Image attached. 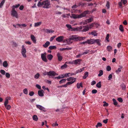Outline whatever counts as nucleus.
<instances>
[{
	"mask_svg": "<svg viewBox=\"0 0 128 128\" xmlns=\"http://www.w3.org/2000/svg\"><path fill=\"white\" fill-rule=\"evenodd\" d=\"M42 8H48L50 6V2L48 0H45L42 2Z\"/></svg>",
	"mask_w": 128,
	"mask_h": 128,
	"instance_id": "1",
	"label": "nucleus"
},
{
	"mask_svg": "<svg viewBox=\"0 0 128 128\" xmlns=\"http://www.w3.org/2000/svg\"><path fill=\"white\" fill-rule=\"evenodd\" d=\"M11 14L12 16L17 18H18V15L17 12L15 10L14 8H13L11 12Z\"/></svg>",
	"mask_w": 128,
	"mask_h": 128,
	"instance_id": "2",
	"label": "nucleus"
},
{
	"mask_svg": "<svg viewBox=\"0 0 128 128\" xmlns=\"http://www.w3.org/2000/svg\"><path fill=\"white\" fill-rule=\"evenodd\" d=\"M26 49L24 47V45H22V46L21 53L23 56L25 58H26Z\"/></svg>",
	"mask_w": 128,
	"mask_h": 128,
	"instance_id": "3",
	"label": "nucleus"
},
{
	"mask_svg": "<svg viewBox=\"0 0 128 128\" xmlns=\"http://www.w3.org/2000/svg\"><path fill=\"white\" fill-rule=\"evenodd\" d=\"M93 20V19L92 18H90L88 19H87L84 21H83L80 22L81 24H85L87 23L91 22Z\"/></svg>",
	"mask_w": 128,
	"mask_h": 128,
	"instance_id": "4",
	"label": "nucleus"
},
{
	"mask_svg": "<svg viewBox=\"0 0 128 128\" xmlns=\"http://www.w3.org/2000/svg\"><path fill=\"white\" fill-rule=\"evenodd\" d=\"M41 58L42 60L45 62H47L48 61L47 59L46 58V53H42L41 54Z\"/></svg>",
	"mask_w": 128,
	"mask_h": 128,
	"instance_id": "5",
	"label": "nucleus"
},
{
	"mask_svg": "<svg viewBox=\"0 0 128 128\" xmlns=\"http://www.w3.org/2000/svg\"><path fill=\"white\" fill-rule=\"evenodd\" d=\"M89 11L88 10H86L84 11L81 14L79 15V18H81L83 17H84L86 16V14H88Z\"/></svg>",
	"mask_w": 128,
	"mask_h": 128,
	"instance_id": "6",
	"label": "nucleus"
},
{
	"mask_svg": "<svg viewBox=\"0 0 128 128\" xmlns=\"http://www.w3.org/2000/svg\"><path fill=\"white\" fill-rule=\"evenodd\" d=\"M48 76H52V78L58 75V74H56L55 72L54 71H50L48 72Z\"/></svg>",
	"mask_w": 128,
	"mask_h": 128,
	"instance_id": "7",
	"label": "nucleus"
},
{
	"mask_svg": "<svg viewBox=\"0 0 128 128\" xmlns=\"http://www.w3.org/2000/svg\"><path fill=\"white\" fill-rule=\"evenodd\" d=\"M36 106L38 108V109L41 110L42 111H43L44 112H46V110H45V108L43 106H42L41 105L38 104H36Z\"/></svg>",
	"mask_w": 128,
	"mask_h": 128,
	"instance_id": "8",
	"label": "nucleus"
},
{
	"mask_svg": "<svg viewBox=\"0 0 128 128\" xmlns=\"http://www.w3.org/2000/svg\"><path fill=\"white\" fill-rule=\"evenodd\" d=\"M64 38L63 36H60L56 38V40L58 42H60L63 41Z\"/></svg>",
	"mask_w": 128,
	"mask_h": 128,
	"instance_id": "9",
	"label": "nucleus"
},
{
	"mask_svg": "<svg viewBox=\"0 0 128 128\" xmlns=\"http://www.w3.org/2000/svg\"><path fill=\"white\" fill-rule=\"evenodd\" d=\"M88 34L90 35H92L94 36H96L98 35L97 31L95 30H93L91 32H89Z\"/></svg>",
	"mask_w": 128,
	"mask_h": 128,
	"instance_id": "10",
	"label": "nucleus"
},
{
	"mask_svg": "<svg viewBox=\"0 0 128 128\" xmlns=\"http://www.w3.org/2000/svg\"><path fill=\"white\" fill-rule=\"evenodd\" d=\"M43 31L45 32L48 33H53L54 32V31L52 30H50L48 29H43Z\"/></svg>",
	"mask_w": 128,
	"mask_h": 128,
	"instance_id": "11",
	"label": "nucleus"
},
{
	"mask_svg": "<svg viewBox=\"0 0 128 128\" xmlns=\"http://www.w3.org/2000/svg\"><path fill=\"white\" fill-rule=\"evenodd\" d=\"M82 61V60L80 59H78L74 60V64L76 65L77 64H80V62Z\"/></svg>",
	"mask_w": 128,
	"mask_h": 128,
	"instance_id": "12",
	"label": "nucleus"
},
{
	"mask_svg": "<svg viewBox=\"0 0 128 128\" xmlns=\"http://www.w3.org/2000/svg\"><path fill=\"white\" fill-rule=\"evenodd\" d=\"M44 91L42 90H41L38 91V95L40 97H42L44 96Z\"/></svg>",
	"mask_w": 128,
	"mask_h": 128,
	"instance_id": "13",
	"label": "nucleus"
},
{
	"mask_svg": "<svg viewBox=\"0 0 128 128\" xmlns=\"http://www.w3.org/2000/svg\"><path fill=\"white\" fill-rule=\"evenodd\" d=\"M70 40L77 41H78V37L76 35H72L70 37Z\"/></svg>",
	"mask_w": 128,
	"mask_h": 128,
	"instance_id": "14",
	"label": "nucleus"
},
{
	"mask_svg": "<svg viewBox=\"0 0 128 128\" xmlns=\"http://www.w3.org/2000/svg\"><path fill=\"white\" fill-rule=\"evenodd\" d=\"M70 17L74 19H76L79 18V15L76 14H72Z\"/></svg>",
	"mask_w": 128,
	"mask_h": 128,
	"instance_id": "15",
	"label": "nucleus"
},
{
	"mask_svg": "<svg viewBox=\"0 0 128 128\" xmlns=\"http://www.w3.org/2000/svg\"><path fill=\"white\" fill-rule=\"evenodd\" d=\"M101 42V40H100L94 39V44L96 43L98 46H100L101 45V43H100Z\"/></svg>",
	"mask_w": 128,
	"mask_h": 128,
	"instance_id": "16",
	"label": "nucleus"
},
{
	"mask_svg": "<svg viewBox=\"0 0 128 128\" xmlns=\"http://www.w3.org/2000/svg\"><path fill=\"white\" fill-rule=\"evenodd\" d=\"M57 56L58 60L60 61H61L63 58L62 56L59 53H58L57 54Z\"/></svg>",
	"mask_w": 128,
	"mask_h": 128,
	"instance_id": "17",
	"label": "nucleus"
},
{
	"mask_svg": "<svg viewBox=\"0 0 128 128\" xmlns=\"http://www.w3.org/2000/svg\"><path fill=\"white\" fill-rule=\"evenodd\" d=\"M90 28V27L88 26H84L83 29L82 30V32H86Z\"/></svg>",
	"mask_w": 128,
	"mask_h": 128,
	"instance_id": "18",
	"label": "nucleus"
},
{
	"mask_svg": "<svg viewBox=\"0 0 128 128\" xmlns=\"http://www.w3.org/2000/svg\"><path fill=\"white\" fill-rule=\"evenodd\" d=\"M87 41V43L88 44H94V39L88 40Z\"/></svg>",
	"mask_w": 128,
	"mask_h": 128,
	"instance_id": "19",
	"label": "nucleus"
},
{
	"mask_svg": "<svg viewBox=\"0 0 128 128\" xmlns=\"http://www.w3.org/2000/svg\"><path fill=\"white\" fill-rule=\"evenodd\" d=\"M119 67L118 70L116 71V72L117 74H118L119 72H121V70L122 68V67L121 66H119Z\"/></svg>",
	"mask_w": 128,
	"mask_h": 128,
	"instance_id": "20",
	"label": "nucleus"
},
{
	"mask_svg": "<svg viewBox=\"0 0 128 128\" xmlns=\"http://www.w3.org/2000/svg\"><path fill=\"white\" fill-rule=\"evenodd\" d=\"M30 38L34 43H36V40L35 36L33 35H31L30 36Z\"/></svg>",
	"mask_w": 128,
	"mask_h": 128,
	"instance_id": "21",
	"label": "nucleus"
},
{
	"mask_svg": "<svg viewBox=\"0 0 128 128\" xmlns=\"http://www.w3.org/2000/svg\"><path fill=\"white\" fill-rule=\"evenodd\" d=\"M86 67H83L82 68H80V69L78 70H76L75 72V73L76 74H77L78 73H80L82 72L84 70V68Z\"/></svg>",
	"mask_w": 128,
	"mask_h": 128,
	"instance_id": "22",
	"label": "nucleus"
},
{
	"mask_svg": "<svg viewBox=\"0 0 128 128\" xmlns=\"http://www.w3.org/2000/svg\"><path fill=\"white\" fill-rule=\"evenodd\" d=\"M50 42L49 41H47L46 43L43 45V46L45 48H47L50 45Z\"/></svg>",
	"mask_w": 128,
	"mask_h": 128,
	"instance_id": "23",
	"label": "nucleus"
},
{
	"mask_svg": "<svg viewBox=\"0 0 128 128\" xmlns=\"http://www.w3.org/2000/svg\"><path fill=\"white\" fill-rule=\"evenodd\" d=\"M72 48H60V50L61 51H63L66 50H71Z\"/></svg>",
	"mask_w": 128,
	"mask_h": 128,
	"instance_id": "24",
	"label": "nucleus"
},
{
	"mask_svg": "<svg viewBox=\"0 0 128 128\" xmlns=\"http://www.w3.org/2000/svg\"><path fill=\"white\" fill-rule=\"evenodd\" d=\"M88 72H86L84 73V75L83 76V78L84 79H85L88 76Z\"/></svg>",
	"mask_w": 128,
	"mask_h": 128,
	"instance_id": "25",
	"label": "nucleus"
},
{
	"mask_svg": "<svg viewBox=\"0 0 128 128\" xmlns=\"http://www.w3.org/2000/svg\"><path fill=\"white\" fill-rule=\"evenodd\" d=\"M47 58L49 60H51L53 57L52 55L51 54H48L47 56Z\"/></svg>",
	"mask_w": 128,
	"mask_h": 128,
	"instance_id": "26",
	"label": "nucleus"
},
{
	"mask_svg": "<svg viewBox=\"0 0 128 128\" xmlns=\"http://www.w3.org/2000/svg\"><path fill=\"white\" fill-rule=\"evenodd\" d=\"M3 66L5 68H6L8 66V64L7 61H5L3 62Z\"/></svg>",
	"mask_w": 128,
	"mask_h": 128,
	"instance_id": "27",
	"label": "nucleus"
},
{
	"mask_svg": "<svg viewBox=\"0 0 128 128\" xmlns=\"http://www.w3.org/2000/svg\"><path fill=\"white\" fill-rule=\"evenodd\" d=\"M66 26L68 28V30H71L72 27L71 25L69 24H66Z\"/></svg>",
	"mask_w": 128,
	"mask_h": 128,
	"instance_id": "28",
	"label": "nucleus"
},
{
	"mask_svg": "<svg viewBox=\"0 0 128 128\" xmlns=\"http://www.w3.org/2000/svg\"><path fill=\"white\" fill-rule=\"evenodd\" d=\"M86 38L85 37H78V40L80 41L81 40H83Z\"/></svg>",
	"mask_w": 128,
	"mask_h": 128,
	"instance_id": "29",
	"label": "nucleus"
},
{
	"mask_svg": "<svg viewBox=\"0 0 128 128\" xmlns=\"http://www.w3.org/2000/svg\"><path fill=\"white\" fill-rule=\"evenodd\" d=\"M76 79L75 78H74L73 77H70L68 78H67L66 80H67L68 81H73L74 79Z\"/></svg>",
	"mask_w": 128,
	"mask_h": 128,
	"instance_id": "30",
	"label": "nucleus"
},
{
	"mask_svg": "<svg viewBox=\"0 0 128 128\" xmlns=\"http://www.w3.org/2000/svg\"><path fill=\"white\" fill-rule=\"evenodd\" d=\"M42 23V22H40L35 23L34 24V26L35 27H37L40 25Z\"/></svg>",
	"mask_w": 128,
	"mask_h": 128,
	"instance_id": "31",
	"label": "nucleus"
},
{
	"mask_svg": "<svg viewBox=\"0 0 128 128\" xmlns=\"http://www.w3.org/2000/svg\"><path fill=\"white\" fill-rule=\"evenodd\" d=\"M76 79H75L73 81H71L68 82L66 83V84H67L68 85L71 84L75 82L76 81Z\"/></svg>",
	"mask_w": 128,
	"mask_h": 128,
	"instance_id": "32",
	"label": "nucleus"
},
{
	"mask_svg": "<svg viewBox=\"0 0 128 128\" xmlns=\"http://www.w3.org/2000/svg\"><path fill=\"white\" fill-rule=\"evenodd\" d=\"M78 6L83 7L85 5V4L81 2L78 4Z\"/></svg>",
	"mask_w": 128,
	"mask_h": 128,
	"instance_id": "33",
	"label": "nucleus"
},
{
	"mask_svg": "<svg viewBox=\"0 0 128 128\" xmlns=\"http://www.w3.org/2000/svg\"><path fill=\"white\" fill-rule=\"evenodd\" d=\"M48 48L50 50H55L56 48V47L55 46H51L49 47Z\"/></svg>",
	"mask_w": 128,
	"mask_h": 128,
	"instance_id": "34",
	"label": "nucleus"
},
{
	"mask_svg": "<svg viewBox=\"0 0 128 128\" xmlns=\"http://www.w3.org/2000/svg\"><path fill=\"white\" fill-rule=\"evenodd\" d=\"M5 2V0H2V1L0 3V8L2 7L4 4Z\"/></svg>",
	"mask_w": 128,
	"mask_h": 128,
	"instance_id": "35",
	"label": "nucleus"
},
{
	"mask_svg": "<svg viewBox=\"0 0 128 128\" xmlns=\"http://www.w3.org/2000/svg\"><path fill=\"white\" fill-rule=\"evenodd\" d=\"M16 25H18V26H20V28H22V27H21V26H22L23 27H25L26 26V25L25 24H16Z\"/></svg>",
	"mask_w": 128,
	"mask_h": 128,
	"instance_id": "36",
	"label": "nucleus"
},
{
	"mask_svg": "<svg viewBox=\"0 0 128 128\" xmlns=\"http://www.w3.org/2000/svg\"><path fill=\"white\" fill-rule=\"evenodd\" d=\"M101 82L100 81L96 84V87L98 88H100L101 86Z\"/></svg>",
	"mask_w": 128,
	"mask_h": 128,
	"instance_id": "37",
	"label": "nucleus"
},
{
	"mask_svg": "<svg viewBox=\"0 0 128 128\" xmlns=\"http://www.w3.org/2000/svg\"><path fill=\"white\" fill-rule=\"evenodd\" d=\"M33 120L36 121H37L38 120V118L37 116L36 115H34L32 116Z\"/></svg>",
	"mask_w": 128,
	"mask_h": 128,
	"instance_id": "38",
	"label": "nucleus"
},
{
	"mask_svg": "<svg viewBox=\"0 0 128 128\" xmlns=\"http://www.w3.org/2000/svg\"><path fill=\"white\" fill-rule=\"evenodd\" d=\"M112 100L115 106H116L118 104V102H116V100L115 98L112 99Z\"/></svg>",
	"mask_w": 128,
	"mask_h": 128,
	"instance_id": "39",
	"label": "nucleus"
},
{
	"mask_svg": "<svg viewBox=\"0 0 128 128\" xmlns=\"http://www.w3.org/2000/svg\"><path fill=\"white\" fill-rule=\"evenodd\" d=\"M107 49L108 51L110 52L112 49V48L111 46H107Z\"/></svg>",
	"mask_w": 128,
	"mask_h": 128,
	"instance_id": "40",
	"label": "nucleus"
},
{
	"mask_svg": "<svg viewBox=\"0 0 128 128\" xmlns=\"http://www.w3.org/2000/svg\"><path fill=\"white\" fill-rule=\"evenodd\" d=\"M119 29L122 32H123L124 31V28L122 25H120V26Z\"/></svg>",
	"mask_w": 128,
	"mask_h": 128,
	"instance_id": "41",
	"label": "nucleus"
},
{
	"mask_svg": "<svg viewBox=\"0 0 128 128\" xmlns=\"http://www.w3.org/2000/svg\"><path fill=\"white\" fill-rule=\"evenodd\" d=\"M99 74H98L99 76H100L103 74V71L102 70H100L99 71Z\"/></svg>",
	"mask_w": 128,
	"mask_h": 128,
	"instance_id": "42",
	"label": "nucleus"
},
{
	"mask_svg": "<svg viewBox=\"0 0 128 128\" xmlns=\"http://www.w3.org/2000/svg\"><path fill=\"white\" fill-rule=\"evenodd\" d=\"M68 65L66 64H64L63 65L61 66V68L62 69H64L67 67Z\"/></svg>",
	"mask_w": 128,
	"mask_h": 128,
	"instance_id": "43",
	"label": "nucleus"
},
{
	"mask_svg": "<svg viewBox=\"0 0 128 128\" xmlns=\"http://www.w3.org/2000/svg\"><path fill=\"white\" fill-rule=\"evenodd\" d=\"M8 102V99L7 98L6 99L5 102L4 103V106H6V105H7Z\"/></svg>",
	"mask_w": 128,
	"mask_h": 128,
	"instance_id": "44",
	"label": "nucleus"
},
{
	"mask_svg": "<svg viewBox=\"0 0 128 128\" xmlns=\"http://www.w3.org/2000/svg\"><path fill=\"white\" fill-rule=\"evenodd\" d=\"M0 72L3 75H5L6 73L5 71L3 70H0Z\"/></svg>",
	"mask_w": 128,
	"mask_h": 128,
	"instance_id": "45",
	"label": "nucleus"
},
{
	"mask_svg": "<svg viewBox=\"0 0 128 128\" xmlns=\"http://www.w3.org/2000/svg\"><path fill=\"white\" fill-rule=\"evenodd\" d=\"M84 28V26H81L79 27H78V31L80 30V31H81Z\"/></svg>",
	"mask_w": 128,
	"mask_h": 128,
	"instance_id": "46",
	"label": "nucleus"
},
{
	"mask_svg": "<svg viewBox=\"0 0 128 128\" xmlns=\"http://www.w3.org/2000/svg\"><path fill=\"white\" fill-rule=\"evenodd\" d=\"M106 7L107 8V9H108L110 8V2L108 1H107L106 5Z\"/></svg>",
	"mask_w": 128,
	"mask_h": 128,
	"instance_id": "47",
	"label": "nucleus"
},
{
	"mask_svg": "<svg viewBox=\"0 0 128 128\" xmlns=\"http://www.w3.org/2000/svg\"><path fill=\"white\" fill-rule=\"evenodd\" d=\"M38 6L39 7H40L41 6L42 7V2L41 3L40 2H39L37 4Z\"/></svg>",
	"mask_w": 128,
	"mask_h": 128,
	"instance_id": "48",
	"label": "nucleus"
},
{
	"mask_svg": "<svg viewBox=\"0 0 128 128\" xmlns=\"http://www.w3.org/2000/svg\"><path fill=\"white\" fill-rule=\"evenodd\" d=\"M40 76V74L39 73H37L34 76V78L36 79L38 78Z\"/></svg>",
	"mask_w": 128,
	"mask_h": 128,
	"instance_id": "49",
	"label": "nucleus"
},
{
	"mask_svg": "<svg viewBox=\"0 0 128 128\" xmlns=\"http://www.w3.org/2000/svg\"><path fill=\"white\" fill-rule=\"evenodd\" d=\"M6 77L7 78H10V74L8 72H6L5 74Z\"/></svg>",
	"mask_w": 128,
	"mask_h": 128,
	"instance_id": "50",
	"label": "nucleus"
},
{
	"mask_svg": "<svg viewBox=\"0 0 128 128\" xmlns=\"http://www.w3.org/2000/svg\"><path fill=\"white\" fill-rule=\"evenodd\" d=\"M23 92L25 94H28V90L27 88H26L23 90Z\"/></svg>",
	"mask_w": 128,
	"mask_h": 128,
	"instance_id": "51",
	"label": "nucleus"
},
{
	"mask_svg": "<svg viewBox=\"0 0 128 128\" xmlns=\"http://www.w3.org/2000/svg\"><path fill=\"white\" fill-rule=\"evenodd\" d=\"M66 80L65 79H62L59 81V82L60 84L64 83L66 82Z\"/></svg>",
	"mask_w": 128,
	"mask_h": 128,
	"instance_id": "52",
	"label": "nucleus"
},
{
	"mask_svg": "<svg viewBox=\"0 0 128 128\" xmlns=\"http://www.w3.org/2000/svg\"><path fill=\"white\" fill-rule=\"evenodd\" d=\"M102 124L100 122H98L96 125V128H98L99 127H101L102 126Z\"/></svg>",
	"mask_w": 128,
	"mask_h": 128,
	"instance_id": "53",
	"label": "nucleus"
},
{
	"mask_svg": "<svg viewBox=\"0 0 128 128\" xmlns=\"http://www.w3.org/2000/svg\"><path fill=\"white\" fill-rule=\"evenodd\" d=\"M71 31H78V28L77 27L74 28H72V29H71Z\"/></svg>",
	"mask_w": 128,
	"mask_h": 128,
	"instance_id": "54",
	"label": "nucleus"
},
{
	"mask_svg": "<svg viewBox=\"0 0 128 128\" xmlns=\"http://www.w3.org/2000/svg\"><path fill=\"white\" fill-rule=\"evenodd\" d=\"M109 36V34H106V40L108 42H109V40H108Z\"/></svg>",
	"mask_w": 128,
	"mask_h": 128,
	"instance_id": "55",
	"label": "nucleus"
},
{
	"mask_svg": "<svg viewBox=\"0 0 128 128\" xmlns=\"http://www.w3.org/2000/svg\"><path fill=\"white\" fill-rule=\"evenodd\" d=\"M90 52V51L89 50H86V51L83 52L82 54V55H84L85 54H86L89 53Z\"/></svg>",
	"mask_w": 128,
	"mask_h": 128,
	"instance_id": "56",
	"label": "nucleus"
},
{
	"mask_svg": "<svg viewBox=\"0 0 128 128\" xmlns=\"http://www.w3.org/2000/svg\"><path fill=\"white\" fill-rule=\"evenodd\" d=\"M122 90H124L126 89V86L124 84H122L121 86Z\"/></svg>",
	"mask_w": 128,
	"mask_h": 128,
	"instance_id": "57",
	"label": "nucleus"
},
{
	"mask_svg": "<svg viewBox=\"0 0 128 128\" xmlns=\"http://www.w3.org/2000/svg\"><path fill=\"white\" fill-rule=\"evenodd\" d=\"M111 67L109 66H108L106 68V70L108 71H109L111 70Z\"/></svg>",
	"mask_w": 128,
	"mask_h": 128,
	"instance_id": "58",
	"label": "nucleus"
},
{
	"mask_svg": "<svg viewBox=\"0 0 128 128\" xmlns=\"http://www.w3.org/2000/svg\"><path fill=\"white\" fill-rule=\"evenodd\" d=\"M48 72H46V71L44 72L43 73V74L44 76L48 75Z\"/></svg>",
	"mask_w": 128,
	"mask_h": 128,
	"instance_id": "59",
	"label": "nucleus"
},
{
	"mask_svg": "<svg viewBox=\"0 0 128 128\" xmlns=\"http://www.w3.org/2000/svg\"><path fill=\"white\" fill-rule=\"evenodd\" d=\"M6 106H5L6 108L8 110H10L11 108L10 106L9 105H6Z\"/></svg>",
	"mask_w": 128,
	"mask_h": 128,
	"instance_id": "60",
	"label": "nucleus"
},
{
	"mask_svg": "<svg viewBox=\"0 0 128 128\" xmlns=\"http://www.w3.org/2000/svg\"><path fill=\"white\" fill-rule=\"evenodd\" d=\"M20 6V4H16L15 5H13L12 6V7L17 8Z\"/></svg>",
	"mask_w": 128,
	"mask_h": 128,
	"instance_id": "61",
	"label": "nucleus"
},
{
	"mask_svg": "<svg viewBox=\"0 0 128 128\" xmlns=\"http://www.w3.org/2000/svg\"><path fill=\"white\" fill-rule=\"evenodd\" d=\"M34 93L33 92L31 91L29 92V94L30 96H32L34 95Z\"/></svg>",
	"mask_w": 128,
	"mask_h": 128,
	"instance_id": "62",
	"label": "nucleus"
},
{
	"mask_svg": "<svg viewBox=\"0 0 128 128\" xmlns=\"http://www.w3.org/2000/svg\"><path fill=\"white\" fill-rule=\"evenodd\" d=\"M82 85V82H80V84L78 83L77 84V87L78 88H79L80 86Z\"/></svg>",
	"mask_w": 128,
	"mask_h": 128,
	"instance_id": "63",
	"label": "nucleus"
},
{
	"mask_svg": "<svg viewBox=\"0 0 128 128\" xmlns=\"http://www.w3.org/2000/svg\"><path fill=\"white\" fill-rule=\"evenodd\" d=\"M56 37V36H53L51 37L50 38V42H52L54 38Z\"/></svg>",
	"mask_w": 128,
	"mask_h": 128,
	"instance_id": "64",
	"label": "nucleus"
}]
</instances>
